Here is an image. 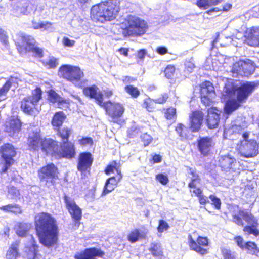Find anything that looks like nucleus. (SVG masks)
Returning <instances> with one entry per match:
<instances>
[{
	"instance_id": "obj_1",
	"label": "nucleus",
	"mask_w": 259,
	"mask_h": 259,
	"mask_svg": "<svg viewBox=\"0 0 259 259\" xmlns=\"http://www.w3.org/2000/svg\"><path fill=\"white\" fill-rule=\"evenodd\" d=\"M36 235L39 242L47 247L56 245L59 240V229L56 219L50 213L40 212L34 221Z\"/></svg>"
},
{
	"instance_id": "obj_2",
	"label": "nucleus",
	"mask_w": 259,
	"mask_h": 259,
	"mask_svg": "<svg viewBox=\"0 0 259 259\" xmlns=\"http://www.w3.org/2000/svg\"><path fill=\"white\" fill-rule=\"evenodd\" d=\"M258 85V83L254 81H246L239 86L234 82L226 84L224 91L225 95L231 97L236 93V98L230 99L226 102L224 107L225 113L229 115L238 109Z\"/></svg>"
},
{
	"instance_id": "obj_3",
	"label": "nucleus",
	"mask_w": 259,
	"mask_h": 259,
	"mask_svg": "<svg viewBox=\"0 0 259 259\" xmlns=\"http://www.w3.org/2000/svg\"><path fill=\"white\" fill-rule=\"evenodd\" d=\"M232 222L238 226L243 227V231L247 235L259 236L258 220L251 210L242 209L239 205L233 207L232 213Z\"/></svg>"
},
{
	"instance_id": "obj_4",
	"label": "nucleus",
	"mask_w": 259,
	"mask_h": 259,
	"mask_svg": "<svg viewBox=\"0 0 259 259\" xmlns=\"http://www.w3.org/2000/svg\"><path fill=\"white\" fill-rule=\"evenodd\" d=\"M120 11L117 0H107L93 6L90 17L95 22L104 23L115 19Z\"/></svg>"
},
{
	"instance_id": "obj_5",
	"label": "nucleus",
	"mask_w": 259,
	"mask_h": 259,
	"mask_svg": "<svg viewBox=\"0 0 259 259\" xmlns=\"http://www.w3.org/2000/svg\"><path fill=\"white\" fill-rule=\"evenodd\" d=\"M120 28L124 37H138L146 33L148 25L145 21L140 18L128 15L120 23Z\"/></svg>"
},
{
	"instance_id": "obj_6",
	"label": "nucleus",
	"mask_w": 259,
	"mask_h": 259,
	"mask_svg": "<svg viewBox=\"0 0 259 259\" xmlns=\"http://www.w3.org/2000/svg\"><path fill=\"white\" fill-rule=\"evenodd\" d=\"M18 36V39L15 41V44L21 55L32 52L35 58H41L44 57V49L35 45V40L33 36L23 33L19 34Z\"/></svg>"
},
{
	"instance_id": "obj_7",
	"label": "nucleus",
	"mask_w": 259,
	"mask_h": 259,
	"mask_svg": "<svg viewBox=\"0 0 259 259\" xmlns=\"http://www.w3.org/2000/svg\"><path fill=\"white\" fill-rule=\"evenodd\" d=\"M50 154L55 159H72L76 155L75 144L71 142H59L53 139L50 148Z\"/></svg>"
},
{
	"instance_id": "obj_8",
	"label": "nucleus",
	"mask_w": 259,
	"mask_h": 259,
	"mask_svg": "<svg viewBox=\"0 0 259 259\" xmlns=\"http://www.w3.org/2000/svg\"><path fill=\"white\" fill-rule=\"evenodd\" d=\"M53 139L42 138L37 132H33L27 138V144L30 150L38 151L40 149L48 155L52 143Z\"/></svg>"
},
{
	"instance_id": "obj_9",
	"label": "nucleus",
	"mask_w": 259,
	"mask_h": 259,
	"mask_svg": "<svg viewBox=\"0 0 259 259\" xmlns=\"http://www.w3.org/2000/svg\"><path fill=\"white\" fill-rule=\"evenodd\" d=\"M59 170L53 163H49L42 166L37 171V176L40 182L46 185L55 186L59 180Z\"/></svg>"
},
{
	"instance_id": "obj_10",
	"label": "nucleus",
	"mask_w": 259,
	"mask_h": 259,
	"mask_svg": "<svg viewBox=\"0 0 259 259\" xmlns=\"http://www.w3.org/2000/svg\"><path fill=\"white\" fill-rule=\"evenodd\" d=\"M100 106L104 109L106 115L111 118L112 122L119 123L125 112L124 106L122 103L108 100L103 102Z\"/></svg>"
},
{
	"instance_id": "obj_11",
	"label": "nucleus",
	"mask_w": 259,
	"mask_h": 259,
	"mask_svg": "<svg viewBox=\"0 0 259 259\" xmlns=\"http://www.w3.org/2000/svg\"><path fill=\"white\" fill-rule=\"evenodd\" d=\"M58 76L73 83L79 82L84 76L79 67L68 64L62 65L58 69Z\"/></svg>"
},
{
	"instance_id": "obj_12",
	"label": "nucleus",
	"mask_w": 259,
	"mask_h": 259,
	"mask_svg": "<svg viewBox=\"0 0 259 259\" xmlns=\"http://www.w3.org/2000/svg\"><path fill=\"white\" fill-rule=\"evenodd\" d=\"M217 165L222 171L230 174L239 173L242 169L240 168V162L229 154L220 156L217 161Z\"/></svg>"
},
{
	"instance_id": "obj_13",
	"label": "nucleus",
	"mask_w": 259,
	"mask_h": 259,
	"mask_svg": "<svg viewBox=\"0 0 259 259\" xmlns=\"http://www.w3.org/2000/svg\"><path fill=\"white\" fill-rule=\"evenodd\" d=\"M188 244L190 249L198 253L201 256L205 255L209 253V249L207 247L209 246V239L207 237L198 236L194 240L191 234L188 235Z\"/></svg>"
},
{
	"instance_id": "obj_14",
	"label": "nucleus",
	"mask_w": 259,
	"mask_h": 259,
	"mask_svg": "<svg viewBox=\"0 0 259 259\" xmlns=\"http://www.w3.org/2000/svg\"><path fill=\"white\" fill-rule=\"evenodd\" d=\"M0 154L4 161V165L1 169V173H6L14 163V157L16 156L17 152L11 144L5 143L0 147Z\"/></svg>"
},
{
	"instance_id": "obj_15",
	"label": "nucleus",
	"mask_w": 259,
	"mask_h": 259,
	"mask_svg": "<svg viewBox=\"0 0 259 259\" xmlns=\"http://www.w3.org/2000/svg\"><path fill=\"white\" fill-rule=\"evenodd\" d=\"M255 71V64L249 59L240 60L235 62L233 66L232 72L237 76L248 77Z\"/></svg>"
},
{
	"instance_id": "obj_16",
	"label": "nucleus",
	"mask_w": 259,
	"mask_h": 259,
	"mask_svg": "<svg viewBox=\"0 0 259 259\" xmlns=\"http://www.w3.org/2000/svg\"><path fill=\"white\" fill-rule=\"evenodd\" d=\"M200 98L201 103L205 106H210L213 103V98L215 96V91L213 84L205 80L200 84Z\"/></svg>"
},
{
	"instance_id": "obj_17",
	"label": "nucleus",
	"mask_w": 259,
	"mask_h": 259,
	"mask_svg": "<svg viewBox=\"0 0 259 259\" xmlns=\"http://www.w3.org/2000/svg\"><path fill=\"white\" fill-rule=\"evenodd\" d=\"M93 157L89 152H82L79 154L77 168L81 176L90 175L91 168L93 162Z\"/></svg>"
},
{
	"instance_id": "obj_18",
	"label": "nucleus",
	"mask_w": 259,
	"mask_h": 259,
	"mask_svg": "<svg viewBox=\"0 0 259 259\" xmlns=\"http://www.w3.org/2000/svg\"><path fill=\"white\" fill-rule=\"evenodd\" d=\"M240 151L241 156L245 158H252L258 154V144L255 140L251 139L245 142L240 141Z\"/></svg>"
},
{
	"instance_id": "obj_19",
	"label": "nucleus",
	"mask_w": 259,
	"mask_h": 259,
	"mask_svg": "<svg viewBox=\"0 0 259 259\" xmlns=\"http://www.w3.org/2000/svg\"><path fill=\"white\" fill-rule=\"evenodd\" d=\"M66 207L69 212L73 221L78 224L82 218V210L71 197L66 194L63 196Z\"/></svg>"
},
{
	"instance_id": "obj_20",
	"label": "nucleus",
	"mask_w": 259,
	"mask_h": 259,
	"mask_svg": "<svg viewBox=\"0 0 259 259\" xmlns=\"http://www.w3.org/2000/svg\"><path fill=\"white\" fill-rule=\"evenodd\" d=\"M204 114L200 110L192 111L189 116V128L192 133L198 132L203 125Z\"/></svg>"
},
{
	"instance_id": "obj_21",
	"label": "nucleus",
	"mask_w": 259,
	"mask_h": 259,
	"mask_svg": "<svg viewBox=\"0 0 259 259\" xmlns=\"http://www.w3.org/2000/svg\"><path fill=\"white\" fill-rule=\"evenodd\" d=\"M221 112V110L215 107H211L207 109L205 123L208 129L213 130L219 127Z\"/></svg>"
},
{
	"instance_id": "obj_22",
	"label": "nucleus",
	"mask_w": 259,
	"mask_h": 259,
	"mask_svg": "<svg viewBox=\"0 0 259 259\" xmlns=\"http://www.w3.org/2000/svg\"><path fill=\"white\" fill-rule=\"evenodd\" d=\"M198 150L203 157L212 153L215 143L212 137L205 136L200 137L197 141Z\"/></svg>"
},
{
	"instance_id": "obj_23",
	"label": "nucleus",
	"mask_w": 259,
	"mask_h": 259,
	"mask_svg": "<svg viewBox=\"0 0 259 259\" xmlns=\"http://www.w3.org/2000/svg\"><path fill=\"white\" fill-rule=\"evenodd\" d=\"M245 42L250 47L259 48V26L246 28L244 33Z\"/></svg>"
},
{
	"instance_id": "obj_24",
	"label": "nucleus",
	"mask_w": 259,
	"mask_h": 259,
	"mask_svg": "<svg viewBox=\"0 0 259 259\" xmlns=\"http://www.w3.org/2000/svg\"><path fill=\"white\" fill-rule=\"evenodd\" d=\"M22 123L17 116H12L6 121L5 132L11 137L17 135L22 128Z\"/></svg>"
},
{
	"instance_id": "obj_25",
	"label": "nucleus",
	"mask_w": 259,
	"mask_h": 259,
	"mask_svg": "<svg viewBox=\"0 0 259 259\" xmlns=\"http://www.w3.org/2000/svg\"><path fill=\"white\" fill-rule=\"evenodd\" d=\"M105 252L96 247L87 248L77 252L74 256L75 259H96V257H103Z\"/></svg>"
},
{
	"instance_id": "obj_26",
	"label": "nucleus",
	"mask_w": 259,
	"mask_h": 259,
	"mask_svg": "<svg viewBox=\"0 0 259 259\" xmlns=\"http://www.w3.org/2000/svg\"><path fill=\"white\" fill-rule=\"evenodd\" d=\"M20 107L24 113L28 115H35L39 112L37 104L31 100L30 96L24 97L20 101Z\"/></svg>"
},
{
	"instance_id": "obj_27",
	"label": "nucleus",
	"mask_w": 259,
	"mask_h": 259,
	"mask_svg": "<svg viewBox=\"0 0 259 259\" xmlns=\"http://www.w3.org/2000/svg\"><path fill=\"white\" fill-rule=\"evenodd\" d=\"M48 101L53 104L56 103L59 108H68L71 101L69 99H65L61 97L55 91L50 89L47 92Z\"/></svg>"
},
{
	"instance_id": "obj_28",
	"label": "nucleus",
	"mask_w": 259,
	"mask_h": 259,
	"mask_svg": "<svg viewBox=\"0 0 259 259\" xmlns=\"http://www.w3.org/2000/svg\"><path fill=\"white\" fill-rule=\"evenodd\" d=\"M82 92L85 96L95 99L96 103L100 106L103 103V95L96 85L84 87Z\"/></svg>"
},
{
	"instance_id": "obj_29",
	"label": "nucleus",
	"mask_w": 259,
	"mask_h": 259,
	"mask_svg": "<svg viewBox=\"0 0 259 259\" xmlns=\"http://www.w3.org/2000/svg\"><path fill=\"white\" fill-rule=\"evenodd\" d=\"M123 176H112L108 178L105 183L101 196L103 197L112 192L118 186V184L122 179Z\"/></svg>"
},
{
	"instance_id": "obj_30",
	"label": "nucleus",
	"mask_w": 259,
	"mask_h": 259,
	"mask_svg": "<svg viewBox=\"0 0 259 259\" xmlns=\"http://www.w3.org/2000/svg\"><path fill=\"white\" fill-rule=\"evenodd\" d=\"M147 231H141L139 229L135 228L128 234L127 239L131 243H134L139 240L145 239L147 238Z\"/></svg>"
},
{
	"instance_id": "obj_31",
	"label": "nucleus",
	"mask_w": 259,
	"mask_h": 259,
	"mask_svg": "<svg viewBox=\"0 0 259 259\" xmlns=\"http://www.w3.org/2000/svg\"><path fill=\"white\" fill-rule=\"evenodd\" d=\"M66 118V115L63 111H60L55 112L51 122L53 130H55L62 126Z\"/></svg>"
},
{
	"instance_id": "obj_32",
	"label": "nucleus",
	"mask_w": 259,
	"mask_h": 259,
	"mask_svg": "<svg viewBox=\"0 0 259 259\" xmlns=\"http://www.w3.org/2000/svg\"><path fill=\"white\" fill-rule=\"evenodd\" d=\"M20 241L16 240L13 242L9 247L6 254V259H17L20 256L19 246Z\"/></svg>"
},
{
	"instance_id": "obj_33",
	"label": "nucleus",
	"mask_w": 259,
	"mask_h": 259,
	"mask_svg": "<svg viewBox=\"0 0 259 259\" xmlns=\"http://www.w3.org/2000/svg\"><path fill=\"white\" fill-rule=\"evenodd\" d=\"M121 163L119 161L114 160L110 162L105 167L104 172L109 175L115 171L116 176L122 175L121 170Z\"/></svg>"
},
{
	"instance_id": "obj_34",
	"label": "nucleus",
	"mask_w": 259,
	"mask_h": 259,
	"mask_svg": "<svg viewBox=\"0 0 259 259\" xmlns=\"http://www.w3.org/2000/svg\"><path fill=\"white\" fill-rule=\"evenodd\" d=\"M54 131L57 132V135L60 138L62 142H69V138L72 132L71 128L68 126H64L62 128L60 127Z\"/></svg>"
},
{
	"instance_id": "obj_35",
	"label": "nucleus",
	"mask_w": 259,
	"mask_h": 259,
	"mask_svg": "<svg viewBox=\"0 0 259 259\" xmlns=\"http://www.w3.org/2000/svg\"><path fill=\"white\" fill-rule=\"evenodd\" d=\"M242 250H245L248 254L251 255L258 256L259 254V247L257 244L253 241L245 242L244 247Z\"/></svg>"
},
{
	"instance_id": "obj_36",
	"label": "nucleus",
	"mask_w": 259,
	"mask_h": 259,
	"mask_svg": "<svg viewBox=\"0 0 259 259\" xmlns=\"http://www.w3.org/2000/svg\"><path fill=\"white\" fill-rule=\"evenodd\" d=\"M29 229L27 223L19 222L16 225V233L20 237H24L27 235Z\"/></svg>"
},
{
	"instance_id": "obj_37",
	"label": "nucleus",
	"mask_w": 259,
	"mask_h": 259,
	"mask_svg": "<svg viewBox=\"0 0 259 259\" xmlns=\"http://www.w3.org/2000/svg\"><path fill=\"white\" fill-rule=\"evenodd\" d=\"M0 209L6 212H11L15 214H20L22 212L21 206L16 204H8L0 207Z\"/></svg>"
},
{
	"instance_id": "obj_38",
	"label": "nucleus",
	"mask_w": 259,
	"mask_h": 259,
	"mask_svg": "<svg viewBox=\"0 0 259 259\" xmlns=\"http://www.w3.org/2000/svg\"><path fill=\"white\" fill-rule=\"evenodd\" d=\"M190 191L198 198L200 204L205 205L209 202L207 197L203 195V191L200 188L197 187Z\"/></svg>"
},
{
	"instance_id": "obj_39",
	"label": "nucleus",
	"mask_w": 259,
	"mask_h": 259,
	"mask_svg": "<svg viewBox=\"0 0 259 259\" xmlns=\"http://www.w3.org/2000/svg\"><path fill=\"white\" fill-rule=\"evenodd\" d=\"M224 0H198L197 5L200 8L207 9L212 6H216Z\"/></svg>"
},
{
	"instance_id": "obj_40",
	"label": "nucleus",
	"mask_w": 259,
	"mask_h": 259,
	"mask_svg": "<svg viewBox=\"0 0 259 259\" xmlns=\"http://www.w3.org/2000/svg\"><path fill=\"white\" fill-rule=\"evenodd\" d=\"M142 106L147 111L152 112L156 108V103L154 99L148 97L144 99Z\"/></svg>"
},
{
	"instance_id": "obj_41",
	"label": "nucleus",
	"mask_w": 259,
	"mask_h": 259,
	"mask_svg": "<svg viewBox=\"0 0 259 259\" xmlns=\"http://www.w3.org/2000/svg\"><path fill=\"white\" fill-rule=\"evenodd\" d=\"M189 174L192 176L193 178L188 183V186L191 189H193L194 188H197L196 187V182L199 183L200 181V179L198 174L192 168H189Z\"/></svg>"
},
{
	"instance_id": "obj_42",
	"label": "nucleus",
	"mask_w": 259,
	"mask_h": 259,
	"mask_svg": "<svg viewBox=\"0 0 259 259\" xmlns=\"http://www.w3.org/2000/svg\"><path fill=\"white\" fill-rule=\"evenodd\" d=\"M42 91L39 87H36L32 91V95L30 97L31 100L38 105V102L42 98Z\"/></svg>"
},
{
	"instance_id": "obj_43",
	"label": "nucleus",
	"mask_w": 259,
	"mask_h": 259,
	"mask_svg": "<svg viewBox=\"0 0 259 259\" xmlns=\"http://www.w3.org/2000/svg\"><path fill=\"white\" fill-rule=\"evenodd\" d=\"M154 257H159L163 255V251L160 245L156 243H152L149 249Z\"/></svg>"
},
{
	"instance_id": "obj_44",
	"label": "nucleus",
	"mask_w": 259,
	"mask_h": 259,
	"mask_svg": "<svg viewBox=\"0 0 259 259\" xmlns=\"http://www.w3.org/2000/svg\"><path fill=\"white\" fill-rule=\"evenodd\" d=\"M21 79L18 77L11 75L3 85L10 90L12 86L17 87Z\"/></svg>"
},
{
	"instance_id": "obj_45",
	"label": "nucleus",
	"mask_w": 259,
	"mask_h": 259,
	"mask_svg": "<svg viewBox=\"0 0 259 259\" xmlns=\"http://www.w3.org/2000/svg\"><path fill=\"white\" fill-rule=\"evenodd\" d=\"M125 91L133 98H137L140 94V91L137 87L132 85H128L124 87Z\"/></svg>"
},
{
	"instance_id": "obj_46",
	"label": "nucleus",
	"mask_w": 259,
	"mask_h": 259,
	"mask_svg": "<svg viewBox=\"0 0 259 259\" xmlns=\"http://www.w3.org/2000/svg\"><path fill=\"white\" fill-rule=\"evenodd\" d=\"M221 252L223 259H237L235 252L229 248L222 247Z\"/></svg>"
},
{
	"instance_id": "obj_47",
	"label": "nucleus",
	"mask_w": 259,
	"mask_h": 259,
	"mask_svg": "<svg viewBox=\"0 0 259 259\" xmlns=\"http://www.w3.org/2000/svg\"><path fill=\"white\" fill-rule=\"evenodd\" d=\"M41 62L48 69H54L58 65V59L54 57H50L48 61H42Z\"/></svg>"
},
{
	"instance_id": "obj_48",
	"label": "nucleus",
	"mask_w": 259,
	"mask_h": 259,
	"mask_svg": "<svg viewBox=\"0 0 259 259\" xmlns=\"http://www.w3.org/2000/svg\"><path fill=\"white\" fill-rule=\"evenodd\" d=\"M187 128L182 123H179L176 127V131L182 139H186L188 138Z\"/></svg>"
},
{
	"instance_id": "obj_49",
	"label": "nucleus",
	"mask_w": 259,
	"mask_h": 259,
	"mask_svg": "<svg viewBox=\"0 0 259 259\" xmlns=\"http://www.w3.org/2000/svg\"><path fill=\"white\" fill-rule=\"evenodd\" d=\"M176 71L175 66L174 65H168L164 70V74L165 77L171 79L174 76Z\"/></svg>"
},
{
	"instance_id": "obj_50",
	"label": "nucleus",
	"mask_w": 259,
	"mask_h": 259,
	"mask_svg": "<svg viewBox=\"0 0 259 259\" xmlns=\"http://www.w3.org/2000/svg\"><path fill=\"white\" fill-rule=\"evenodd\" d=\"M140 139L142 142L143 143L144 147H147L149 145L153 140V138L152 137V136L147 133L141 135L140 136Z\"/></svg>"
},
{
	"instance_id": "obj_51",
	"label": "nucleus",
	"mask_w": 259,
	"mask_h": 259,
	"mask_svg": "<svg viewBox=\"0 0 259 259\" xmlns=\"http://www.w3.org/2000/svg\"><path fill=\"white\" fill-rule=\"evenodd\" d=\"M38 252V246L35 244H33L29 248L27 252L28 257H32V259H35L37 256Z\"/></svg>"
},
{
	"instance_id": "obj_52",
	"label": "nucleus",
	"mask_w": 259,
	"mask_h": 259,
	"mask_svg": "<svg viewBox=\"0 0 259 259\" xmlns=\"http://www.w3.org/2000/svg\"><path fill=\"white\" fill-rule=\"evenodd\" d=\"M209 198L212 201L211 205H213L216 209L219 210L221 209L222 203L219 198L217 197L214 195H210L209 196Z\"/></svg>"
},
{
	"instance_id": "obj_53",
	"label": "nucleus",
	"mask_w": 259,
	"mask_h": 259,
	"mask_svg": "<svg viewBox=\"0 0 259 259\" xmlns=\"http://www.w3.org/2000/svg\"><path fill=\"white\" fill-rule=\"evenodd\" d=\"M176 114V109L175 108L170 107L167 108L165 112L164 116L165 118L168 120L172 119Z\"/></svg>"
},
{
	"instance_id": "obj_54",
	"label": "nucleus",
	"mask_w": 259,
	"mask_h": 259,
	"mask_svg": "<svg viewBox=\"0 0 259 259\" xmlns=\"http://www.w3.org/2000/svg\"><path fill=\"white\" fill-rule=\"evenodd\" d=\"M157 230L159 233H162L169 228L168 224L163 220H160L158 221Z\"/></svg>"
},
{
	"instance_id": "obj_55",
	"label": "nucleus",
	"mask_w": 259,
	"mask_h": 259,
	"mask_svg": "<svg viewBox=\"0 0 259 259\" xmlns=\"http://www.w3.org/2000/svg\"><path fill=\"white\" fill-rule=\"evenodd\" d=\"M156 179L163 185H166L169 182V179L167 175L162 173H159L156 175Z\"/></svg>"
},
{
	"instance_id": "obj_56",
	"label": "nucleus",
	"mask_w": 259,
	"mask_h": 259,
	"mask_svg": "<svg viewBox=\"0 0 259 259\" xmlns=\"http://www.w3.org/2000/svg\"><path fill=\"white\" fill-rule=\"evenodd\" d=\"M78 143L81 146H85L89 145L92 146L93 145V140L91 137H82L78 140Z\"/></svg>"
},
{
	"instance_id": "obj_57",
	"label": "nucleus",
	"mask_w": 259,
	"mask_h": 259,
	"mask_svg": "<svg viewBox=\"0 0 259 259\" xmlns=\"http://www.w3.org/2000/svg\"><path fill=\"white\" fill-rule=\"evenodd\" d=\"M169 98L167 93L161 94L159 97L155 99L156 104H163L166 103Z\"/></svg>"
},
{
	"instance_id": "obj_58",
	"label": "nucleus",
	"mask_w": 259,
	"mask_h": 259,
	"mask_svg": "<svg viewBox=\"0 0 259 259\" xmlns=\"http://www.w3.org/2000/svg\"><path fill=\"white\" fill-rule=\"evenodd\" d=\"M234 240L236 242L237 246L241 249L243 250L244 247L245 243H244V239L241 236H236L234 237Z\"/></svg>"
},
{
	"instance_id": "obj_59",
	"label": "nucleus",
	"mask_w": 259,
	"mask_h": 259,
	"mask_svg": "<svg viewBox=\"0 0 259 259\" xmlns=\"http://www.w3.org/2000/svg\"><path fill=\"white\" fill-rule=\"evenodd\" d=\"M147 52L146 49H142L137 51L136 54V59L138 61H143L147 54Z\"/></svg>"
},
{
	"instance_id": "obj_60",
	"label": "nucleus",
	"mask_w": 259,
	"mask_h": 259,
	"mask_svg": "<svg viewBox=\"0 0 259 259\" xmlns=\"http://www.w3.org/2000/svg\"><path fill=\"white\" fill-rule=\"evenodd\" d=\"M140 130L138 127L130 128L127 131V136L130 138H133L138 135Z\"/></svg>"
},
{
	"instance_id": "obj_61",
	"label": "nucleus",
	"mask_w": 259,
	"mask_h": 259,
	"mask_svg": "<svg viewBox=\"0 0 259 259\" xmlns=\"http://www.w3.org/2000/svg\"><path fill=\"white\" fill-rule=\"evenodd\" d=\"M9 90L4 85L0 88V101H4L7 99V95Z\"/></svg>"
},
{
	"instance_id": "obj_62",
	"label": "nucleus",
	"mask_w": 259,
	"mask_h": 259,
	"mask_svg": "<svg viewBox=\"0 0 259 259\" xmlns=\"http://www.w3.org/2000/svg\"><path fill=\"white\" fill-rule=\"evenodd\" d=\"M0 41L5 45L8 43V37L4 31L0 28Z\"/></svg>"
},
{
	"instance_id": "obj_63",
	"label": "nucleus",
	"mask_w": 259,
	"mask_h": 259,
	"mask_svg": "<svg viewBox=\"0 0 259 259\" xmlns=\"http://www.w3.org/2000/svg\"><path fill=\"white\" fill-rule=\"evenodd\" d=\"M62 41L64 46L69 47H73L75 44L74 40H71L67 37H64Z\"/></svg>"
},
{
	"instance_id": "obj_64",
	"label": "nucleus",
	"mask_w": 259,
	"mask_h": 259,
	"mask_svg": "<svg viewBox=\"0 0 259 259\" xmlns=\"http://www.w3.org/2000/svg\"><path fill=\"white\" fill-rule=\"evenodd\" d=\"M195 67V65L190 61L187 62L185 64V69L187 72H191Z\"/></svg>"
}]
</instances>
